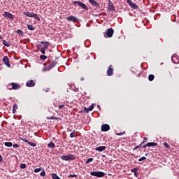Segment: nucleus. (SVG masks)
<instances>
[{"instance_id":"1","label":"nucleus","mask_w":179,"mask_h":179,"mask_svg":"<svg viewBox=\"0 0 179 179\" xmlns=\"http://www.w3.org/2000/svg\"><path fill=\"white\" fill-rule=\"evenodd\" d=\"M73 5L74 6H80V8H82V9H85V10H89V7H87V6H86V4L79 1H75L73 2Z\"/></svg>"},{"instance_id":"2","label":"nucleus","mask_w":179,"mask_h":179,"mask_svg":"<svg viewBox=\"0 0 179 179\" xmlns=\"http://www.w3.org/2000/svg\"><path fill=\"white\" fill-rule=\"evenodd\" d=\"M62 160H64L65 162H68L69 160H75L76 159V157L75 155L70 154L69 155H62L61 157Z\"/></svg>"},{"instance_id":"3","label":"nucleus","mask_w":179,"mask_h":179,"mask_svg":"<svg viewBox=\"0 0 179 179\" xmlns=\"http://www.w3.org/2000/svg\"><path fill=\"white\" fill-rule=\"evenodd\" d=\"M8 87L10 90H18V89H20L21 86L20 85L16 83H11L8 85Z\"/></svg>"},{"instance_id":"4","label":"nucleus","mask_w":179,"mask_h":179,"mask_svg":"<svg viewBox=\"0 0 179 179\" xmlns=\"http://www.w3.org/2000/svg\"><path fill=\"white\" fill-rule=\"evenodd\" d=\"M90 174L91 176H94V177H98V178L104 177V176H106V173L101 171H92Z\"/></svg>"},{"instance_id":"5","label":"nucleus","mask_w":179,"mask_h":179,"mask_svg":"<svg viewBox=\"0 0 179 179\" xmlns=\"http://www.w3.org/2000/svg\"><path fill=\"white\" fill-rule=\"evenodd\" d=\"M3 16H4L6 19H9V20H11V22H13L14 17L12 15V13L6 11L4 12V14H3Z\"/></svg>"},{"instance_id":"6","label":"nucleus","mask_w":179,"mask_h":179,"mask_svg":"<svg viewBox=\"0 0 179 179\" xmlns=\"http://www.w3.org/2000/svg\"><path fill=\"white\" fill-rule=\"evenodd\" d=\"M113 34H114V29H113V28H109L106 30V35L107 37L111 38L113 37Z\"/></svg>"},{"instance_id":"7","label":"nucleus","mask_w":179,"mask_h":179,"mask_svg":"<svg viewBox=\"0 0 179 179\" xmlns=\"http://www.w3.org/2000/svg\"><path fill=\"white\" fill-rule=\"evenodd\" d=\"M90 3L92 4V6H94L96 9L100 8V4L96 0H88Z\"/></svg>"},{"instance_id":"8","label":"nucleus","mask_w":179,"mask_h":179,"mask_svg":"<svg viewBox=\"0 0 179 179\" xmlns=\"http://www.w3.org/2000/svg\"><path fill=\"white\" fill-rule=\"evenodd\" d=\"M101 131L102 132H107L108 131H110V125H108L107 124H102Z\"/></svg>"},{"instance_id":"9","label":"nucleus","mask_w":179,"mask_h":179,"mask_svg":"<svg viewBox=\"0 0 179 179\" xmlns=\"http://www.w3.org/2000/svg\"><path fill=\"white\" fill-rule=\"evenodd\" d=\"M106 73L108 76H113V74L114 73V69L113 68V65L109 66Z\"/></svg>"},{"instance_id":"10","label":"nucleus","mask_w":179,"mask_h":179,"mask_svg":"<svg viewBox=\"0 0 179 179\" xmlns=\"http://www.w3.org/2000/svg\"><path fill=\"white\" fill-rule=\"evenodd\" d=\"M26 86H27V87H34V86H36V83L33 80H29L26 83Z\"/></svg>"},{"instance_id":"11","label":"nucleus","mask_w":179,"mask_h":179,"mask_svg":"<svg viewBox=\"0 0 179 179\" xmlns=\"http://www.w3.org/2000/svg\"><path fill=\"white\" fill-rule=\"evenodd\" d=\"M108 10L113 11L115 10V7H114V3L110 0L108 1Z\"/></svg>"},{"instance_id":"12","label":"nucleus","mask_w":179,"mask_h":179,"mask_svg":"<svg viewBox=\"0 0 179 179\" xmlns=\"http://www.w3.org/2000/svg\"><path fill=\"white\" fill-rule=\"evenodd\" d=\"M3 62L6 65V66L10 68V63H9V57H8V56L3 57Z\"/></svg>"},{"instance_id":"13","label":"nucleus","mask_w":179,"mask_h":179,"mask_svg":"<svg viewBox=\"0 0 179 179\" xmlns=\"http://www.w3.org/2000/svg\"><path fill=\"white\" fill-rule=\"evenodd\" d=\"M127 3H129V6L133 9H138V6L135 3L132 2V0H127Z\"/></svg>"},{"instance_id":"14","label":"nucleus","mask_w":179,"mask_h":179,"mask_svg":"<svg viewBox=\"0 0 179 179\" xmlns=\"http://www.w3.org/2000/svg\"><path fill=\"white\" fill-rule=\"evenodd\" d=\"M55 65H57V62H52L48 66L45 67V69H47V71H50V69H52Z\"/></svg>"},{"instance_id":"15","label":"nucleus","mask_w":179,"mask_h":179,"mask_svg":"<svg viewBox=\"0 0 179 179\" xmlns=\"http://www.w3.org/2000/svg\"><path fill=\"white\" fill-rule=\"evenodd\" d=\"M93 108H94V104L92 103L88 108L85 107L84 113H86L87 114V113H89L90 111L93 110Z\"/></svg>"},{"instance_id":"16","label":"nucleus","mask_w":179,"mask_h":179,"mask_svg":"<svg viewBox=\"0 0 179 179\" xmlns=\"http://www.w3.org/2000/svg\"><path fill=\"white\" fill-rule=\"evenodd\" d=\"M152 146H157V143H148L146 145H143V148H150Z\"/></svg>"},{"instance_id":"17","label":"nucleus","mask_w":179,"mask_h":179,"mask_svg":"<svg viewBox=\"0 0 179 179\" xmlns=\"http://www.w3.org/2000/svg\"><path fill=\"white\" fill-rule=\"evenodd\" d=\"M40 43L41 44H45L43 46H42V49H43V50H48V44H50L49 42L41 41Z\"/></svg>"},{"instance_id":"18","label":"nucleus","mask_w":179,"mask_h":179,"mask_svg":"<svg viewBox=\"0 0 179 179\" xmlns=\"http://www.w3.org/2000/svg\"><path fill=\"white\" fill-rule=\"evenodd\" d=\"M106 146H99L95 148V150L96 152H103L104 150H106Z\"/></svg>"},{"instance_id":"19","label":"nucleus","mask_w":179,"mask_h":179,"mask_svg":"<svg viewBox=\"0 0 179 179\" xmlns=\"http://www.w3.org/2000/svg\"><path fill=\"white\" fill-rule=\"evenodd\" d=\"M67 20L69 22H76V20H78V18H76V17L75 16H70L67 17Z\"/></svg>"},{"instance_id":"20","label":"nucleus","mask_w":179,"mask_h":179,"mask_svg":"<svg viewBox=\"0 0 179 179\" xmlns=\"http://www.w3.org/2000/svg\"><path fill=\"white\" fill-rule=\"evenodd\" d=\"M33 13H31V12H29V11H27V12H24L23 14L25 15V16H27V17H33Z\"/></svg>"},{"instance_id":"21","label":"nucleus","mask_w":179,"mask_h":179,"mask_svg":"<svg viewBox=\"0 0 179 179\" xmlns=\"http://www.w3.org/2000/svg\"><path fill=\"white\" fill-rule=\"evenodd\" d=\"M3 45L6 47H10V42H8L6 40H3Z\"/></svg>"},{"instance_id":"22","label":"nucleus","mask_w":179,"mask_h":179,"mask_svg":"<svg viewBox=\"0 0 179 179\" xmlns=\"http://www.w3.org/2000/svg\"><path fill=\"white\" fill-rule=\"evenodd\" d=\"M148 80H150V82L155 80V75H153V74L149 75Z\"/></svg>"},{"instance_id":"23","label":"nucleus","mask_w":179,"mask_h":179,"mask_svg":"<svg viewBox=\"0 0 179 179\" xmlns=\"http://www.w3.org/2000/svg\"><path fill=\"white\" fill-rule=\"evenodd\" d=\"M18 108V106L17 104H14L13 108V114H16L17 111L16 110Z\"/></svg>"},{"instance_id":"24","label":"nucleus","mask_w":179,"mask_h":179,"mask_svg":"<svg viewBox=\"0 0 179 179\" xmlns=\"http://www.w3.org/2000/svg\"><path fill=\"white\" fill-rule=\"evenodd\" d=\"M27 29L29 30H36V27H34V26L31 25V24H27Z\"/></svg>"},{"instance_id":"25","label":"nucleus","mask_w":179,"mask_h":179,"mask_svg":"<svg viewBox=\"0 0 179 179\" xmlns=\"http://www.w3.org/2000/svg\"><path fill=\"white\" fill-rule=\"evenodd\" d=\"M4 145H5V146H6L7 148H10V147H12L13 146V143H12V142H5L4 143Z\"/></svg>"},{"instance_id":"26","label":"nucleus","mask_w":179,"mask_h":179,"mask_svg":"<svg viewBox=\"0 0 179 179\" xmlns=\"http://www.w3.org/2000/svg\"><path fill=\"white\" fill-rule=\"evenodd\" d=\"M143 146H145V145H143L142 143H141L140 145H136L133 150H136V149H140V148H143Z\"/></svg>"},{"instance_id":"27","label":"nucleus","mask_w":179,"mask_h":179,"mask_svg":"<svg viewBox=\"0 0 179 179\" xmlns=\"http://www.w3.org/2000/svg\"><path fill=\"white\" fill-rule=\"evenodd\" d=\"M32 17H34V19H36L38 21H40V17H38V15L37 14H35L34 13L32 14Z\"/></svg>"},{"instance_id":"28","label":"nucleus","mask_w":179,"mask_h":179,"mask_svg":"<svg viewBox=\"0 0 179 179\" xmlns=\"http://www.w3.org/2000/svg\"><path fill=\"white\" fill-rule=\"evenodd\" d=\"M48 148H52V149H54L55 148V143L50 142L48 144Z\"/></svg>"},{"instance_id":"29","label":"nucleus","mask_w":179,"mask_h":179,"mask_svg":"<svg viewBox=\"0 0 179 179\" xmlns=\"http://www.w3.org/2000/svg\"><path fill=\"white\" fill-rule=\"evenodd\" d=\"M52 179H61V178H59L57 173H52Z\"/></svg>"},{"instance_id":"30","label":"nucleus","mask_w":179,"mask_h":179,"mask_svg":"<svg viewBox=\"0 0 179 179\" xmlns=\"http://www.w3.org/2000/svg\"><path fill=\"white\" fill-rule=\"evenodd\" d=\"M75 134H76V131L73 130L71 134H70V138H76V136H75Z\"/></svg>"},{"instance_id":"31","label":"nucleus","mask_w":179,"mask_h":179,"mask_svg":"<svg viewBox=\"0 0 179 179\" xmlns=\"http://www.w3.org/2000/svg\"><path fill=\"white\" fill-rule=\"evenodd\" d=\"M28 145H29V146H32L33 148H36V143H33V142H28Z\"/></svg>"},{"instance_id":"32","label":"nucleus","mask_w":179,"mask_h":179,"mask_svg":"<svg viewBox=\"0 0 179 179\" xmlns=\"http://www.w3.org/2000/svg\"><path fill=\"white\" fill-rule=\"evenodd\" d=\"M17 34H20V36H23V34H24L23 31H22L21 29H17Z\"/></svg>"},{"instance_id":"33","label":"nucleus","mask_w":179,"mask_h":179,"mask_svg":"<svg viewBox=\"0 0 179 179\" xmlns=\"http://www.w3.org/2000/svg\"><path fill=\"white\" fill-rule=\"evenodd\" d=\"M92 162H93V158H89L85 163L86 164H89V163H92Z\"/></svg>"},{"instance_id":"34","label":"nucleus","mask_w":179,"mask_h":179,"mask_svg":"<svg viewBox=\"0 0 179 179\" xmlns=\"http://www.w3.org/2000/svg\"><path fill=\"white\" fill-rule=\"evenodd\" d=\"M73 177H76L77 178L78 176L75 175V174H70V175L68 176V178H72Z\"/></svg>"},{"instance_id":"35","label":"nucleus","mask_w":179,"mask_h":179,"mask_svg":"<svg viewBox=\"0 0 179 179\" xmlns=\"http://www.w3.org/2000/svg\"><path fill=\"white\" fill-rule=\"evenodd\" d=\"M163 145L165 148H167V149H170V145H169V143H167L166 142H164Z\"/></svg>"},{"instance_id":"36","label":"nucleus","mask_w":179,"mask_h":179,"mask_svg":"<svg viewBox=\"0 0 179 179\" xmlns=\"http://www.w3.org/2000/svg\"><path fill=\"white\" fill-rule=\"evenodd\" d=\"M42 169L41 168H38L34 169V173H40Z\"/></svg>"},{"instance_id":"37","label":"nucleus","mask_w":179,"mask_h":179,"mask_svg":"<svg viewBox=\"0 0 179 179\" xmlns=\"http://www.w3.org/2000/svg\"><path fill=\"white\" fill-rule=\"evenodd\" d=\"M136 171H138V168H134L131 169V173H134V174H136Z\"/></svg>"},{"instance_id":"38","label":"nucleus","mask_w":179,"mask_h":179,"mask_svg":"<svg viewBox=\"0 0 179 179\" xmlns=\"http://www.w3.org/2000/svg\"><path fill=\"white\" fill-rule=\"evenodd\" d=\"M40 176L41 177H45V171H43L41 173H40Z\"/></svg>"},{"instance_id":"39","label":"nucleus","mask_w":179,"mask_h":179,"mask_svg":"<svg viewBox=\"0 0 179 179\" xmlns=\"http://www.w3.org/2000/svg\"><path fill=\"white\" fill-rule=\"evenodd\" d=\"M143 160H146V157H142L138 159V162H143Z\"/></svg>"},{"instance_id":"40","label":"nucleus","mask_w":179,"mask_h":179,"mask_svg":"<svg viewBox=\"0 0 179 179\" xmlns=\"http://www.w3.org/2000/svg\"><path fill=\"white\" fill-rule=\"evenodd\" d=\"M20 169H26V164H21L20 166Z\"/></svg>"},{"instance_id":"41","label":"nucleus","mask_w":179,"mask_h":179,"mask_svg":"<svg viewBox=\"0 0 179 179\" xmlns=\"http://www.w3.org/2000/svg\"><path fill=\"white\" fill-rule=\"evenodd\" d=\"M148 142V138L144 137V140L141 142V143L143 145L144 143H146Z\"/></svg>"},{"instance_id":"42","label":"nucleus","mask_w":179,"mask_h":179,"mask_svg":"<svg viewBox=\"0 0 179 179\" xmlns=\"http://www.w3.org/2000/svg\"><path fill=\"white\" fill-rule=\"evenodd\" d=\"M46 58H47V56H45V55H41V56H40V59L44 60V59H45Z\"/></svg>"},{"instance_id":"43","label":"nucleus","mask_w":179,"mask_h":179,"mask_svg":"<svg viewBox=\"0 0 179 179\" xmlns=\"http://www.w3.org/2000/svg\"><path fill=\"white\" fill-rule=\"evenodd\" d=\"M36 47H37L38 50H41V48H43V45H41L40 44L36 45Z\"/></svg>"},{"instance_id":"44","label":"nucleus","mask_w":179,"mask_h":179,"mask_svg":"<svg viewBox=\"0 0 179 179\" xmlns=\"http://www.w3.org/2000/svg\"><path fill=\"white\" fill-rule=\"evenodd\" d=\"M21 141H22V142H25L26 143H29V140L26 139V138H21Z\"/></svg>"},{"instance_id":"45","label":"nucleus","mask_w":179,"mask_h":179,"mask_svg":"<svg viewBox=\"0 0 179 179\" xmlns=\"http://www.w3.org/2000/svg\"><path fill=\"white\" fill-rule=\"evenodd\" d=\"M125 134V131L117 133V135L118 136H121L122 135H124Z\"/></svg>"},{"instance_id":"46","label":"nucleus","mask_w":179,"mask_h":179,"mask_svg":"<svg viewBox=\"0 0 179 179\" xmlns=\"http://www.w3.org/2000/svg\"><path fill=\"white\" fill-rule=\"evenodd\" d=\"M40 51H41V52L42 53V54H45V49H43V48H41V50H40Z\"/></svg>"},{"instance_id":"47","label":"nucleus","mask_w":179,"mask_h":179,"mask_svg":"<svg viewBox=\"0 0 179 179\" xmlns=\"http://www.w3.org/2000/svg\"><path fill=\"white\" fill-rule=\"evenodd\" d=\"M20 145H19V144H14L13 145V147L16 148H19Z\"/></svg>"},{"instance_id":"48","label":"nucleus","mask_w":179,"mask_h":179,"mask_svg":"<svg viewBox=\"0 0 179 179\" xmlns=\"http://www.w3.org/2000/svg\"><path fill=\"white\" fill-rule=\"evenodd\" d=\"M64 107H65L64 105H60V106H59V110H61V109L64 108Z\"/></svg>"},{"instance_id":"49","label":"nucleus","mask_w":179,"mask_h":179,"mask_svg":"<svg viewBox=\"0 0 179 179\" xmlns=\"http://www.w3.org/2000/svg\"><path fill=\"white\" fill-rule=\"evenodd\" d=\"M47 120H54V116L48 117Z\"/></svg>"},{"instance_id":"50","label":"nucleus","mask_w":179,"mask_h":179,"mask_svg":"<svg viewBox=\"0 0 179 179\" xmlns=\"http://www.w3.org/2000/svg\"><path fill=\"white\" fill-rule=\"evenodd\" d=\"M3 160V158L2 157V155H0V163H2Z\"/></svg>"},{"instance_id":"51","label":"nucleus","mask_w":179,"mask_h":179,"mask_svg":"<svg viewBox=\"0 0 179 179\" xmlns=\"http://www.w3.org/2000/svg\"><path fill=\"white\" fill-rule=\"evenodd\" d=\"M50 88H46L45 90V92L46 93H48V92H50Z\"/></svg>"},{"instance_id":"52","label":"nucleus","mask_w":179,"mask_h":179,"mask_svg":"<svg viewBox=\"0 0 179 179\" xmlns=\"http://www.w3.org/2000/svg\"><path fill=\"white\" fill-rule=\"evenodd\" d=\"M80 80H81V82H83V80H85V78L81 77V78H80Z\"/></svg>"},{"instance_id":"53","label":"nucleus","mask_w":179,"mask_h":179,"mask_svg":"<svg viewBox=\"0 0 179 179\" xmlns=\"http://www.w3.org/2000/svg\"><path fill=\"white\" fill-rule=\"evenodd\" d=\"M53 120H59V117H54V119Z\"/></svg>"},{"instance_id":"54","label":"nucleus","mask_w":179,"mask_h":179,"mask_svg":"<svg viewBox=\"0 0 179 179\" xmlns=\"http://www.w3.org/2000/svg\"><path fill=\"white\" fill-rule=\"evenodd\" d=\"M98 108H99V110L101 108V107L100 106V105H97Z\"/></svg>"},{"instance_id":"55","label":"nucleus","mask_w":179,"mask_h":179,"mask_svg":"<svg viewBox=\"0 0 179 179\" xmlns=\"http://www.w3.org/2000/svg\"><path fill=\"white\" fill-rule=\"evenodd\" d=\"M145 156H149V153L146 152V153L145 154Z\"/></svg>"},{"instance_id":"56","label":"nucleus","mask_w":179,"mask_h":179,"mask_svg":"<svg viewBox=\"0 0 179 179\" xmlns=\"http://www.w3.org/2000/svg\"><path fill=\"white\" fill-rule=\"evenodd\" d=\"M0 40H2V36H0Z\"/></svg>"},{"instance_id":"57","label":"nucleus","mask_w":179,"mask_h":179,"mask_svg":"<svg viewBox=\"0 0 179 179\" xmlns=\"http://www.w3.org/2000/svg\"><path fill=\"white\" fill-rule=\"evenodd\" d=\"M103 157H106V155H103Z\"/></svg>"},{"instance_id":"58","label":"nucleus","mask_w":179,"mask_h":179,"mask_svg":"<svg viewBox=\"0 0 179 179\" xmlns=\"http://www.w3.org/2000/svg\"><path fill=\"white\" fill-rule=\"evenodd\" d=\"M83 110L80 111V113H82Z\"/></svg>"},{"instance_id":"59","label":"nucleus","mask_w":179,"mask_h":179,"mask_svg":"<svg viewBox=\"0 0 179 179\" xmlns=\"http://www.w3.org/2000/svg\"><path fill=\"white\" fill-rule=\"evenodd\" d=\"M174 57H172V61H173V59Z\"/></svg>"},{"instance_id":"60","label":"nucleus","mask_w":179,"mask_h":179,"mask_svg":"<svg viewBox=\"0 0 179 179\" xmlns=\"http://www.w3.org/2000/svg\"><path fill=\"white\" fill-rule=\"evenodd\" d=\"M0 33H1V29H0Z\"/></svg>"}]
</instances>
